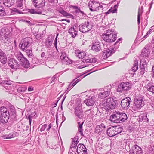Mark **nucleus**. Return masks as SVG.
Masks as SVG:
<instances>
[{"mask_svg":"<svg viewBox=\"0 0 154 154\" xmlns=\"http://www.w3.org/2000/svg\"><path fill=\"white\" fill-rule=\"evenodd\" d=\"M26 51V53L28 56L29 57H33L32 51L31 50L28 49H26L25 51Z\"/></svg>","mask_w":154,"mask_h":154,"instance_id":"44","label":"nucleus"},{"mask_svg":"<svg viewBox=\"0 0 154 154\" xmlns=\"http://www.w3.org/2000/svg\"><path fill=\"white\" fill-rule=\"evenodd\" d=\"M131 102V98L129 97H127L121 100L120 105L123 109H127L129 107L130 103Z\"/></svg>","mask_w":154,"mask_h":154,"instance_id":"9","label":"nucleus"},{"mask_svg":"<svg viewBox=\"0 0 154 154\" xmlns=\"http://www.w3.org/2000/svg\"><path fill=\"white\" fill-rule=\"evenodd\" d=\"M33 2L36 3L35 6L38 8H41L44 6L45 4V0H33Z\"/></svg>","mask_w":154,"mask_h":154,"instance_id":"21","label":"nucleus"},{"mask_svg":"<svg viewBox=\"0 0 154 154\" xmlns=\"http://www.w3.org/2000/svg\"><path fill=\"white\" fill-rule=\"evenodd\" d=\"M106 33L102 35V37L104 41L107 42H112L116 38V34L115 32L109 29L106 30Z\"/></svg>","mask_w":154,"mask_h":154,"instance_id":"2","label":"nucleus"},{"mask_svg":"<svg viewBox=\"0 0 154 154\" xmlns=\"http://www.w3.org/2000/svg\"><path fill=\"white\" fill-rule=\"evenodd\" d=\"M8 64L11 68L14 70L19 69L20 67V64L18 63L17 61L13 58H11L9 59Z\"/></svg>","mask_w":154,"mask_h":154,"instance_id":"10","label":"nucleus"},{"mask_svg":"<svg viewBox=\"0 0 154 154\" xmlns=\"http://www.w3.org/2000/svg\"><path fill=\"white\" fill-rule=\"evenodd\" d=\"M75 79L73 80L71 82L74 86L79 81V79H77L76 81H75Z\"/></svg>","mask_w":154,"mask_h":154,"instance_id":"53","label":"nucleus"},{"mask_svg":"<svg viewBox=\"0 0 154 154\" xmlns=\"http://www.w3.org/2000/svg\"><path fill=\"white\" fill-rule=\"evenodd\" d=\"M112 45L110 46L108 49L107 48H105L106 45H104L105 49H107L106 50H104L103 52V57L104 59H106L108 57H109L112 54L115 52L116 49L115 48V45Z\"/></svg>","mask_w":154,"mask_h":154,"instance_id":"7","label":"nucleus"},{"mask_svg":"<svg viewBox=\"0 0 154 154\" xmlns=\"http://www.w3.org/2000/svg\"><path fill=\"white\" fill-rule=\"evenodd\" d=\"M11 115H12V116H13V117H15L16 115V112L15 110L14 109H12L11 111V112L10 113Z\"/></svg>","mask_w":154,"mask_h":154,"instance_id":"51","label":"nucleus"},{"mask_svg":"<svg viewBox=\"0 0 154 154\" xmlns=\"http://www.w3.org/2000/svg\"><path fill=\"white\" fill-rule=\"evenodd\" d=\"M7 60V57L6 54L5 53L3 54L0 57V61L3 64L6 63Z\"/></svg>","mask_w":154,"mask_h":154,"instance_id":"36","label":"nucleus"},{"mask_svg":"<svg viewBox=\"0 0 154 154\" xmlns=\"http://www.w3.org/2000/svg\"><path fill=\"white\" fill-rule=\"evenodd\" d=\"M147 90L150 92L154 94V84L151 83H148L146 85Z\"/></svg>","mask_w":154,"mask_h":154,"instance_id":"31","label":"nucleus"},{"mask_svg":"<svg viewBox=\"0 0 154 154\" xmlns=\"http://www.w3.org/2000/svg\"><path fill=\"white\" fill-rule=\"evenodd\" d=\"M149 151L151 152L152 153H154V146H152L149 148Z\"/></svg>","mask_w":154,"mask_h":154,"instance_id":"56","label":"nucleus"},{"mask_svg":"<svg viewBox=\"0 0 154 154\" xmlns=\"http://www.w3.org/2000/svg\"><path fill=\"white\" fill-rule=\"evenodd\" d=\"M119 101L115 97L105 98L100 102V106L108 111H111L116 107L119 103Z\"/></svg>","mask_w":154,"mask_h":154,"instance_id":"1","label":"nucleus"},{"mask_svg":"<svg viewBox=\"0 0 154 154\" xmlns=\"http://www.w3.org/2000/svg\"><path fill=\"white\" fill-rule=\"evenodd\" d=\"M110 89H108L107 90H104V92H101L98 94V97L100 98H105L110 94Z\"/></svg>","mask_w":154,"mask_h":154,"instance_id":"19","label":"nucleus"},{"mask_svg":"<svg viewBox=\"0 0 154 154\" xmlns=\"http://www.w3.org/2000/svg\"><path fill=\"white\" fill-rule=\"evenodd\" d=\"M32 43V40L31 38H25L21 40L19 46L23 51H25L31 45Z\"/></svg>","mask_w":154,"mask_h":154,"instance_id":"3","label":"nucleus"},{"mask_svg":"<svg viewBox=\"0 0 154 154\" xmlns=\"http://www.w3.org/2000/svg\"><path fill=\"white\" fill-rule=\"evenodd\" d=\"M15 134L13 132H11L7 134L3 135L2 136L3 139H11L15 137Z\"/></svg>","mask_w":154,"mask_h":154,"instance_id":"35","label":"nucleus"},{"mask_svg":"<svg viewBox=\"0 0 154 154\" xmlns=\"http://www.w3.org/2000/svg\"><path fill=\"white\" fill-rule=\"evenodd\" d=\"M75 114L80 119H82L84 116V114L81 106L76 107L75 109Z\"/></svg>","mask_w":154,"mask_h":154,"instance_id":"15","label":"nucleus"},{"mask_svg":"<svg viewBox=\"0 0 154 154\" xmlns=\"http://www.w3.org/2000/svg\"><path fill=\"white\" fill-rule=\"evenodd\" d=\"M85 112L86 114L89 117H92L95 114V112L94 110V109L92 108L86 110Z\"/></svg>","mask_w":154,"mask_h":154,"instance_id":"32","label":"nucleus"},{"mask_svg":"<svg viewBox=\"0 0 154 154\" xmlns=\"http://www.w3.org/2000/svg\"><path fill=\"white\" fill-rule=\"evenodd\" d=\"M93 27V25L90 21L86 20L79 26V29L82 33L87 32L90 31Z\"/></svg>","mask_w":154,"mask_h":154,"instance_id":"4","label":"nucleus"},{"mask_svg":"<svg viewBox=\"0 0 154 154\" xmlns=\"http://www.w3.org/2000/svg\"><path fill=\"white\" fill-rule=\"evenodd\" d=\"M114 129L116 135L121 132L122 131V128L120 127L116 126L114 127Z\"/></svg>","mask_w":154,"mask_h":154,"instance_id":"41","label":"nucleus"},{"mask_svg":"<svg viewBox=\"0 0 154 154\" xmlns=\"http://www.w3.org/2000/svg\"><path fill=\"white\" fill-rule=\"evenodd\" d=\"M8 37V36L2 37L0 38V39L3 43L9 44V42H10V38Z\"/></svg>","mask_w":154,"mask_h":154,"instance_id":"38","label":"nucleus"},{"mask_svg":"<svg viewBox=\"0 0 154 154\" xmlns=\"http://www.w3.org/2000/svg\"><path fill=\"white\" fill-rule=\"evenodd\" d=\"M131 88V85L128 82H123L118 86L117 89L118 92H121L123 91L128 90Z\"/></svg>","mask_w":154,"mask_h":154,"instance_id":"8","label":"nucleus"},{"mask_svg":"<svg viewBox=\"0 0 154 154\" xmlns=\"http://www.w3.org/2000/svg\"><path fill=\"white\" fill-rule=\"evenodd\" d=\"M21 65L25 68H28L29 66V63L28 60L25 58L21 62Z\"/></svg>","mask_w":154,"mask_h":154,"instance_id":"33","label":"nucleus"},{"mask_svg":"<svg viewBox=\"0 0 154 154\" xmlns=\"http://www.w3.org/2000/svg\"><path fill=\"white\" fill-rule=\"evenodd\" d=\"M77 123L78 124V131H79L78 132L81 134V136H84V135L83 133V130L82 129V125L84 123V122H82L81 123L80 122H78Z\"/></svg>","mask_w":154,"mask_h":154,"instance_id":"30","label":"nucleus"},{"mask_svg":"<svg viewBox=\"0 0 154 154\" xmlns=\"http://www.w3.org/2000/svg\"><path fill=\"white\" fill-rule=\"evenodd\" d=\"M18 90L19 92H23L24 91V88H18Z\"/></svg>","mask_w":154,"mask_h":154,"instance_id":"61","label":"nucleus"},{"mask_svg":"<svg viewBox=\"0 0 154 154\" xmlns=\"http://www.w3.org/2000/svg\"><path fill=\"white\" fill-rule=\"evenodd\" d=\"M107 134L109 137H113L116 135L114 127H111L109 128L106 131Z\"/></svg>","mask_w":154,"mask_h":154,"instance_id":"22","label":"nucleus"},{"mask_svg":"<svg viewBox=\"0 0 154 154\" xmlns=\"http://www.w3.org/2000/svg\"><path fill=\"white\" fill-rule=\"evenodd\" d=\"M103 127L104 128L105 127V126L103 124H101V125H100L99 126H97L96 127V129H97L98 128H99L100 127Z\"/></svg>","mask_w":154,"mask_h":154,"instance_id":"59","label":"nucleus"},{"mask_svg":"<svg viewBox=\"0 0 154 154\" xmlns=\"http://www.w3.org/2000/svg\"><path fill=\"white\" fill-rule=\"evenodd\" d=\"M140 68L141 70L140 72V74L141 75H143L144 73L146 71V68Z\"/></svg>","mask_w":154,"mask_h":154,"instance_id":"55","label":"nucleus"},{"mask_svg":"<svg viewBox=\"0 0 154 154\" xmlns=\"http://www.w3.org/2000/svg\"><path fill=\"white\" fill-rule=\"evenodd\" d=\"M47 124H45L42 125L41 128L40 129V131L41 132H42L44 131L47 127Z\"/></svg>","mask_w":154,"mask_h":154,"instance_id":"49","label":"nucleus"},{"mask_svg":"<svg viewBox=\"0 0 154 154\" xmlns=\"http://www.w3.org/2000/svg\"><path fill=\"white\" fill-rule=\"evenodd\" d=\"M6 13L5 9L2 6H0V16H3L5 15Z\"/></svg>","mask_w":154,"mask_h":154,"instance_id":"43","label":"nucleus"},{"mask_svg":"<svg viewBox=\"0 0 154 154\" xmlns=\"http://www.w3.org/2000/svg\"><path fill=\"white\" fill-rule=\"evenodd\" d=\"M58 11L59 13L61 14L64 16L68 17L70 15V14L67 13L63 9H60L58 10Z\"/></svg>","mask_w":154,"mask_h":154,"instance_id":"42","label":"nucleus"},{"mask_svg":"<svg viewBox=\"0 0 154 154\" xmlns=\"http://www.w3.org/2000/svg\"><path fill=\"white\" fill-rule=\"evenodd\" d=\"M78 29L76 26L71 27L69 30V33L73 38H75L77 35Z\"/></svg>","mask_w":154,"mask_h":154,"instance_id":"18","label":"nucleus"},{"mask_svg":"<svg viewBox=\"0 0 154 154\" xmlns=\"http://www.w3.org/2000/svg\"><path fill=\"white\" fill-rule=\"evenodd\" d=\"M150 54V51L149 49L144 48L142 51L141 53V56L143 57H145L147 59L148 57V56Z\"/></svg>","mask_w":154,"mask_h":154,"instance_id":"23","label":"nucleus"},{"mask_svg":"<svg viewBox=\"0 0 154 154\" xmlns=\"http://www.w3.org/2000/svg\"><path fill=\"white\" fill-rule=\"evenodd\" d=\"M76 53L77 54V56L79 58H84L85 56L86 53L84 51L81 52L79 50H77L76 51Z\"/></svg>","mask_w":154,"mask_h":154,"instance_id":"37","label":"nucleus"},{"mask_svg":"<svg viewBox=\"0 0 154 154\" xmlns=\"http://www.w3.org/2000/svg\"><path fill=\"white\" fill-rule=\"evenodd\" d=\"M77 152L79 154H87V149L82 144H79L77 148Z\"/></svg>","mask_w":154,"mask_h":154,"instance_id":"13","label":"nucleus"},{"mask_svg":"<svg viewBox=\"0 0 154 154\" xmlns=\"http://www.w3.org/2000/svg\"><path fill=\"white\" fill-rule=\"evenodd\" d=\"M10 33V31L6 27L2 28L0 31V38L2 37L8 36Z\"/></svg>","mask_w":154,"mask_h":154,"instance_id":"20","label":"nucleus"},{"mask_svg":"<svg viewBox=\"0 0 154 154\" xmlns=\"http://www.w3.org/2000/svg\"><path fill=\"white\" fill-rule=\"evenodd\" d=\"M14 0H4L3 4L5 6L10 7L14 3Z\"/></svg>","mask_w":154,"mask_h":154,"instance_id":"28","label":"nucleus"},{"mask_svg":"<svg viewBox=\"0 0 154 154\" xmlns=\"http://www.w3.org/2000/svg\"><path fill=\"white\" fill-rule=\"evenodd\" d=\"M96 101L95 98L94 97H89L88 99L84 101V103L87 106H91L94 105Z\"/></svg>","mask_w":154,"mask_h":154,"instance_id":"17","label":"nucleus"},{"mask_svg":"<svg viewBox=\"0 0 154 154\" xmlns=\"http://www.w3.org/2000/svg\"><path fill=\"white\" fill-rule=\"evenodd\" d=\"M73 87H74V86L73 85L72 83H71L70 84H69V85L68 86L67 89H69L70 88H72Z\"/></svg>","mask_w":154,"mask_h":154,"instance_id":"62","label":"nucleus"},{"mask_svg":"<svg viewBox=\"0 0 154 154\" xmlns=\"http://www.w3.org/2000/svg\"><path fill=\"white\" fill-rule=\"evenodd\" d=\"M143 7L142 6L141 7V8L140 9V13L141 14L143 12ZM140 9H139L138 12V15H137V22H138V24H139L140 23Z\"/></svg>","mask_w":154,"mask_h":154,"instance_id":"45","label":"nucleus"},{"mask_svg":"<svg viewBox=\"0 0 154 154\" xmlns=\"http://www.w3.org/2000/svg\"><path fill=\"white\" fill-rule=\"evenodd\" d=\"M131 149L129 154H143L142 149L136 144L133 146Z\"/></svg>","mask_w":154,"mask_h":154,"instance_id":"11","label":"nucleus"},{"mask_svg":"<svg viewBox=\"0 0 154 154\" xmlns=\"http://www.w3.org/2000/svg\"><path fill=\"white\" fill-rule=\"evenodd\" d=\"M10 116H0V123H5L8 122Z\"/></svg>","mask_w":154,"mask_h":154,"instance_id":"29","label":"nucleus"},{"mask_svg":"<svg viewBox=\"0 0 154 154\" xmlns=\"http://www.w3.org/2000/svg\"><path fill=\"white\" fill-rule=\"evenodd\" d=\"M36 14H42V8L41 9H39L38 10H35Z\"/></svg>","mask_w":154,"mask_h":154,"instance_id":"52","label":"nucleus"},{"mask_svg":"<svg viewBox=\"0 0 154 154\" xmlns=\"http://www.w3.org/2000/svg\"><path fill=\"white\" fill-rule=\"evenodd\" d=\"M60 58L62 62L64 63L69 64L71 63V60L69 59L67 56V54L64 52H62L61 55L60 56Z\"/></svg>","mask_w":154,"mask_h":154,"instance_id":"14","label":"nucleus"},{"mask_svg":"<svg viewBox=\"0 0 154 154\" xmlns=\"http://www.w3.org/2000/svg\"><path fill=\"white\" fill-rule=\"evenodd\" d=\"M52 125L51 123H50L48 125V127L46 129V130L47 132H48L50 130L51 127H52Z\"/></svg>","mask_w":154,"mask_h":154,"instance_id":"60","label":"nucleus"},{"mask_svg":"<svg viewBox=\"0 0 154 154\" xmlns=\"http://www.w3.org/2000/svg\"><path fill=\"white\" fill-rule=\"evenodd\" d=\"M77 146V143H75V141H73L72 142V144L71 146V148H75Z\"/></svg>","mask_w":154,"mask_h":154,"instance_id":"57","label":"nucleus"},{"mask_svg":"<svg viewBox=\"0 0 154 154\" xmlns=\"http://www.w3.org/2000/svg\"><path fill=\"white\" fill-rule=\"evenodd\" d=\"M119 123L123 122L127 119V115L125 113L120 112Z\"/></svg>","mask_w":154,"mask_h":154,"instance_id":"27","label":"nucleus"},{"mask_svg":"<svg viewBox=\"0 0 154 154\" xmlns=\"http://www.w3.org/2000/svg\"><path fill=\"white\" fill-rule=\"evenodd\" d=\"M120 112H115L113 113L110 117L109 120L112 122L119 123Z\"/></svg>","mask_w":154,"mask_h":154,"instance_id":"12","label":"nucleus"},{"mask_svg":"<svg viewBox=\"0 0 154 154\" xmlns=\"http://www.w3.org/2000/svg\"><path fill=\"white\" fill-rule=\"evenodd\" d=\"M153 27H154V26H153L151 27V29H150L147 33V34H149L151 32H152L154 31V30H153Z\"/></svg>","mask_w":154,"mask_h":154,"instance_id":"58","label":"nucleus"},{"mask_svg":"<svg viewBox=\"0 0 154 154\" xmlns=\"http://www.w3.org/2000/svg\"><path fill=\"white\" fill-rule=\"evenodd\" d=\"M35 114L33 116H32L29 115V116L28 117V119L29 120V124L30 125L31 123V119L34 116L35 114V113L34 112L33 114V115L34 114Z\"/></svg>","mask_w":154,"mask_h":154,"instance_id":"54","label":"nucleus"},{"mask_svg":"<svg viewBox=\"0 0 154 154\" xmlns=\"http://www.w3.org/2000/svg\"><path fill=\"white\" fill-rule=\"evenodd\" d=\"M88 6L90 10L92 11H98L102 9V6L96 1L90 2Z\"/></svg>","mask_w":154,"mask_h":154,"instance_id":"6","label":"nucleus"},{"mask_svg":"<svg viewBox=\"0 0 154 154\" xmlns=\"http://www.w3.org/2000/svg\"><path fill=\"white\" fill-rule=\"evenodd\" d=\"M58 35V34H57V35ZM57 35L56 36L55 39V41H54V45L55 46V47L57 48Z\"/></svg>","mask_w":154,"mask_h":154,"instance_id":"63","label":"nucleus"},{"mask_svg":"<svg viewBox=\"0 0 154 154\" xmlns=\"http://www.w3.org/2000/svg\"><path fill=\"white\" fill-rule=\"evenodd\" d=\"M8 115L10 116V114L8 111H7L6 108L2 106L0 108V116H6Z\"/></svg>","mask_w":154,"mask_h":154,"instance_id":"26","label":"nucleus"},{"mask_svg":"<svg viewBox=\"0 0 154 154\" xmlns=\"http://www.w3.org/2000/svg\"><path fill=\"white\" fill-rule=\"evenodd\" d=\"M147 115L146 113L141 114L139 116V122H146L148 121V119L147 118Z\"/></svg>","mask_w":154,"mask_h":154,"instance_id":"25","label":"nucleus"},{"mask_svg":"<svg viewBox=\"0 0 154 154\" xmlns=\"http://www.w3.org/2000/svg\"><path fill=\"white\" fill-rule=\"evenodd\" d=\"M16 57L20 63L25 58L20 52L18 53Z\"/></svg>","mask_w":154,"mask_h":154,"instance_id":"39","label":"nucleus"},{"mask_svg":"<svg viewBox=\"0 0 154 154\" xmlns=\"http://www.w3.org/2000/svg\"><path fill=\"white\" fill-rule=\"evenodd\" d=\"M92 49L95 52H98L100 51L101 50L100 42L97 40L94 43L93 42L92 46Z\"/></svg>","mask_w":154,"mask_h":154,"instance_id":"16","label":"nucleus"},{"mask_svg":"<svg viewBox=\"0 0 154 154\" xmlns=\"http://www.w3.org/2000/svg\"><path fill=\"white\" fill-rule=\"evenodd\" d=\"M53 40L52 39H50L49 38L48 41L46 42V45L47 46L48 48H50L52 44Z\"/></svg>","mask_w":154,"mask_h":154,"instance_id":"47","label":"nucleus"},{"mask_svg":"<svg viewBox=\"0 0 154 154\" xmlns=\"http://www.w3.org/2000/svg\"><path fill=\"white\" fill-rule=\"evenodd\" d=\"M147 61L144 59L141 60L140 63V68H146L147 66Z\"/></svg>","mask_w":154,"mask_h":154,"instance_id":"34","label":"nucleus"},{"mask_svg":"<svg viewBox=\"0 0 154 154\" xmlns=\"http://www.w3.org/2000/svg\"><path fill=\"white\" fill-rule=\"evenodd\" d=\"M30 13L34 14H36V11L35 10L32 9L30 11Z\"/></svg>","mask_w":154,"mask_h":154,"instance_id":"64","label":"nucleus"},{"mask_svg":"<svg viewBox=\"0 0 154 154\" xmlns=\"http://www.w3.org/2000/svg\"><path fill=\"white\" fill-rule=\"evenodd\" d=\"M23 0H17L16 2L17 6L19 7H21L23 5Z\"/></svg>","mask_w":154,"mask_h":154,"instance_id":"46","label":"nucleus"},{"mask_svg":"<svg viewBox=\"0 0 154 154\" xmlns=\"http://www.w3.org/2000/svg\"><path fill=\"white\" fill-rule=\"evenodd\" d=\"M143 99L144 97L140 94L136 95L135 97L134 103L137 108H141L144 105L145 103Z\"/></svg>","mask_w":154,"mask_h":154,"instance_id":"5","label":"nucleus"},{"mask_svg":"<svg viewBox=\"0 0 154 154\" xmlns=\"http://www.w3.org/2000/svg\"><path fill=\"white\" fill-rule=\"evenodd\" d=\"M117 7V5H114V7L115 8L114 9H112L111 8L110 9V10H111V12L114 13H117V9L116 8V7Z\"/></svg>","mask_w":154,"mask_h":154,"instance_id":"50","label":"nucleus"},{"mask_svg":"<svg viewBox=\"0 0 154 154\" xmlns=\"http://www.w3.org/2000/svg\"><path fill=\"white\" fill-rule=\"evenodd\" d=\"M138 62L136 60H135L131 69L133 71L135 72L138 69Z\"/></svg>","mask_w":154,"mask_h":154,"instance_id":"40","label":"nucleus"},{"mask_svg":"<svg viewBox=\"0 0 154 154\" xmlns=\"http://www.w3.org/2000/svg\"><path fill=\"white\" fill-rule=\"evenodd\" d=\"M3 84L7 85H10L11 84V82L10 81L3 80L2 82H0V84Z\"/></svg>","mask_w":154,"mask_h":154,"instance_id":"48","label":"nucleus"},{"mask_svg":"<svg viewBox=\"0 0 154 154\" xmlns=\"http://www.w3.org/2000/svg\"><path fill=\"white\" fill-rule=\"evenodd\" d=\"M96 59L94 57L90 58V57H86L82 60L83 63H95L96 62Z\"/></svg>","mask_w":154,"mask_h":154,"instance_id":"24","label":"nucleus"}]
</instances>
